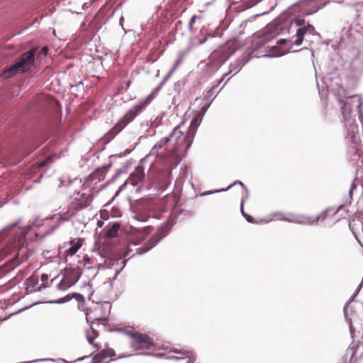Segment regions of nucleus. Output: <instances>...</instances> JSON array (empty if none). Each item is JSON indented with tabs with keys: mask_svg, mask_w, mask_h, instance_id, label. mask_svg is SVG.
I'll return each instance as SVG.
<instances>
[{
	"mask_svg": "<svg viewBox=\"0 0 363 363\" xmlns=\"http://www.w3.org/2000/svg\"><path fill=\"white\" fill-rule=\"evenodd\" d=\"M201 121L200 115H197L191 121L186 135L177 127L169 137L161 139L151 149L150 155L156 156L157 159L150 167L147 177L158 190L164 191L169 185L172 171L180 162V153L186 152L191 145Z\"/></svg>",
	"mask_w": 363,
	"mask_h": 363,
	"instance_id": "obj_1",
	"label": "nucleus"
},
{
	"mask_svg": "<svg viewBox=\"0 0 363 363\" xmlns=\"http://www.w3.org/2000/svg\"><path fill=\"white\" fill-rule=\"evenodd\" d=\"M160 87L155 88L152 92L143 101L135 105L130 109L123 118L113 127L108 133V137L114 138L120 133L128 123H130L147 105H149L155 99Z\"/></svg>",
	"mask_w": 363,
	"mask_h": 363,
	"instance_id": "obj_2",
	"label": "nucleus"
},
{
	"mask_svg": "<svg viewBox=\"0 0 363 363\" xmlns=\"http://www.w3.org/2000/svg\"><path fill=\"white\" fill-rule=\"evenodd\" d=\"M35 52V50L31 49L21 54L13 65L4 69V77L9 78L16 74L24 73L30 70L33 67Z\"/></svg>",
	"mask_w": 363,
	"mask_h": 363,
	"instance_id": "obj_3",
	"label": "nucleus"
},
{
	"mask_svg": "<svg viewBox=\"0 0 363 363\" xmlns=\"http://www.w3.org/2000/svg\"><path fill=\"white\" fill-rule=\"evenodd\" d=\"M126 335L129 337L130 347L133 351L153 350L155 348L154 339L148 333L139 330H126Z\"/></svg>",
	"mask_w": 363,
	"mask_h": 363,
	"instance_id": "obj_4",
	"label": "nucleus"
},
{
	"mask_svg": "<svg viewBox=\"0 0 363 363\" xmlns=\"http://www.w3.org/2000/svg\"><path fill=\"white\" fill-rule=\"evenodd\" d=\"M98 310L101 311V307H98L93 312L87 313L86 315V320L91 323L90 328L86 331V338L96 350H99L101 346V342L97 340L99 333L96 329L94 328V324L95 322L102 325L107 323V318L106 317L98 316L95 314Z\"/></svg>",
	"mask_w": 363,
	"mask_h": 363,
	"instance_id": "obj_5",
	"label": "nucleus"
},
{
	"mask_svg": "<svg viewBox=\"0 0 363 363\" xmlns=\"http://www.w3.org/2000/svg\"><path fill=\"white\" fill-rule=\"evenodd\" d=\"M143 162V161L140 162L134 171L129 175L124 185L130 184L135 186L140 184L144 181L145 174Z\"/></svg>",
	"mask_w": 363,
	"mask_h": 363,
	"instance_id": "obj_6",
	"label": "nucleus"
},
{
	"mask_svg": "<svg viewBox=\"0 0 363 363\" xmlns=\"http://www.w3.org/2000/svg\"><path fill=\"white\" fill-rule=\"evenodd\" d=\"M315 32V28L313 26L308 24L303 27L298 28L296 32V39L294 41V44L296 45H300L303 40L304 35L307 33L313 35Z\"/></svg>",
	"mask_w": 363,
	"mask_h": 363,
	"instance_id": "obj_7",
	"label": "nucleus"
},
{
	"mask_svg": "<svg viewBox=\"0 0 363 363\" xmlns=\"http://www.w3.org/2000/svg\"><path fill=\"white\" fill-rule=\"evenodd\" d=\"M26 294L40 291L41 286L39 285V276L35 273L26 279L25 281Z\"/></svg>",
	"mask_w": 363,
	"mask_h": 363,
	"instance_id": "obj_8",
	"label": "nucleus"
},
{
	"mask_svg": "<svg viewBox=\"0 0 363 363\" xmlns=\"http://www.w3.org/2000/svg\"><path fill=\"white\" fill-rule=\"evenodd\" d=\"M330 211H332L330 209H326L325 211H323L319 215H318L315 217L302 216L301 220H300V223L302 224L316 225V224H318L319 220H325Z\"/></svg>",
	"mask_w": 363,
	"mask_h": 363,
	"instance_id": "obj_9",
	"label": "nucleus"
},
{
	"mask_svg": "<svg viewBox=\"0 0 363 363\" xmlns=\"http://www.w3.org/2000/svg\"><path fill=\"white\" fill-rule=\"evenodd\" d=\"M115 355L116 352L112 348L104 349L92 358L91 363H107L106 359Z\"/></svg>",
	"mask_w": 363,
	"mask_h": 363,
	"instance_id": "obj_10",
	"label": "nucleus"
},
{
	"mask_svg": "<svg viewBox=\"0 0 363 363\" xmlns=\"http://www.w3.org/2000/svg\"><path fill=\"white\" fill-rule=\"evenodd\" d=\"M160 237L158 234L153 235L149 241L144 244L143 247H138L136 250L138 254L142 255L148 250H150L151 248H152L154 246L157 245V243L160 241Z\"/></svg>",
	"mask_w": 363,
	"mask_h": 363,
	"instance_id": "obj_11",
	"label": "nucleus"
},
{
	"mask_svg": "<svg viewBox=\"0 0 363 363\" xmlns=\"http://www.w3.org/2000/svg\"><path fill=\"white\" fill-rule=\"evenodd\" d=\"M75 199L78 201L79 205L85 208L90 205L93 201V196L91 194L80 193L78 192L75 197Z\"/></svg>",
	"mask_w": 363,
	"mask_h": 363,
	"instance_id": "obj_12",
	"label": "nucleus"
},
{
	"mask_svg": "<svg viewBox=\"0 0 363 363\" xmlns=\"http://www.w3.org/2000/svg\"><path fill=\"white\" fill-rule=\"evenodd\" d=\"M84 240L81 238L74 239L69 242L70 247L67 249L66 255L73 256L82 246Z\"/></svg>",
	"mask_w": 363,
	"mask_h": 363,
	"instance_id": "obj_13",
	"label": "nucleus"
},
{
	"mask_svg": "<svg viewBox=\"0 0 363 363\" xmlns=\"http://www.w3.org/2000/svg\"><path fill=\"white\" fill-rule=\"evenodd\" d=\"M174 353L181 354V357H169L168 359H188L187 363H194L195 361V357L193 355V353L189 351L186 350H179L174 349L173 350Z\"/></svg>",
	"mask_w": 363,
	"mask_h": 363,
	"instance_id": "obj_14",
	"label": "nucleus"
},
{
	"mask_svg": "<svg viewBox=\"0 0 363 363\" xmlns=\"http://www.w3.org/2000/svg\"><path fill=\"white\" fill-rule=\"evenodd\" d=\"M120 229V224L116 223L110 226L106 231L105 236L107 238H113L117 235L118 231Z\"/></svg>",
	"mask_w": 363,
	"mask_h": 363,
	"instance_id": "obj_15",
	"label": "nucleus"
},
{
	"mask_svg": "<svg viewBox=\"0 0 363 363\" xmlns=\"http://www.w3.org/2000/svg\"><path fill=\"white\" fill-rule=\"evenodd\" d=\"M73 284H74V281H68L67 279H63L57 284V288L60 290L65 291V290L67 289L68 288H69Z\"/></svg>",
	"mask_w": 363,
	"mask_h": 363,
	"instance_id": "obj_16",
	"label": "nucleus"
},
{
	"mask_svg": "<svg viewBox=\"0 0 363 363\" xmlns=\"http://www.w3.org/2000/svg\"><path fill=\"white\" fill-rule=\"evenodd\" d=\"M241 212H242V213L243 216L245 218V219H246L249 223H255L254 218H253L251 216H250V215H248V214H246V213L244 212V211H243V201H242V203H241Z\"/></svg>",
	"mask_w": 363,
	"mask_h": 363,
	"instance_id": "obj_17",
	"label": "nucleus"
},
{
	"mask_svg": "<svg viewBox=\"0 0 363 363\" xmlns=\"http://www.w3.org/2000/svg\"><path fill=\"white\" fill-rule=\"evenodd\" d=\"M48 275L47 274H43L41 276H40V279H41V281H42V284H40V286L43 288H45L48 285H47V281L48 280Z\"/></svg>",
	"mask_w": 363,
	"mask_h": 363,
	"instance_id": "obj_18",
	"label": "nucleus"
},
{
	"mask_svg": "<svg viewBox=\"0 0 363 363\" xmlns=\"http://www.w3.org/2000/svg\"><path fill=\"white\" fill-rule=\"evenodd\" d=\"M52 157L50 156V157H47L44 161L40 162L38 164V167H44L47 164H48L49 163L52 162Z\"/></svg>",
	"mask_w": 363,
	"mask_h": 363,
	"instance_id": "obj_19",
	"label": "nucleus"
},
{
	"mask_svg": "<svg viewBox=\"0 0 363 363\" xmlns=\"http://www.w3.org/2000/svg\"><path fill=\"white\" fill-rule=\"evenodd\" d=\"M357 174L359 175L362 179H363V160L362 165L357 169Z\"/></svg>",
	"mask_w": 363,
	"mask_h": 363,
	"instance_id": "obj_20",
	"label": "nucleus"
},
{
	"mask_svg": "<svg viewBox=\"0 0 363 363\" xmlns=\"http://www.w3.org/2000/svg\"><path fill=\"white\" fill-rule=\"evenodd\" d=\"M182 61V57H179L176 62H175V64L172 68V71L175 70L177 67L181 64Z\"/></svg>",
	"mask_w": 363,
	"mask_h": 363,
	"instance_id": "obj_21",
	"label": "nucleus"
},
{
	"mask_svg": "<svg viewBox=\"0 0 363 363\" xmlns=\"http://www.w3.org/2000/svg\"><path fill=\"white\" fill-rule=\"evenodd\" d=\"M48 52V47L44 46L43 48H41V50L40 51V54H42V55H47Z\"/></svg>",
	"mask_w": 363,
	"mask_h": 363,
	"instance_id": "obj_22",
	"label": "nucleus"
},
{
	"mask_svg": "<svg viewBox=\"0 0 363 363\" xmlns=\"http://www.w3.org/2000/svg\"><path fill=\"white\" fill-rule=\"evenodd\" d=\"M196 18V16H193L191 17V18L190 20V23H189V27L190 28H192L193 24L194 23Z\"/></svg>",
	"mask_w": 363,
	"mask_h": 363,
	"instance_id": "obj_23",
	"label": "nucleus"
},
{
	"mask_svg": "<svg viewBox=\"0 0 363 363\" xmlns=\"http://www.w3.org/2000/svg\"><path fill=\"white\" fill-rule=\"evenodd\" d=\"M233 184H240L242 186V190L245 188L244 184L241 182H235Z\"/></svg>",
	"mask_w": 363,
	"mask_h": 363,
	"instance_id": "obj_24",
	"label": "nucleus"
},
{
	"mask_svg": "<svg viewBox=\"0 0 363 363\" xmlns=\"http://www.w3.org/2000/svg\"><path fill=\"white\" fill-rule=\"evenodd\" d=\"M104 214H107V212H106V211H101V217L102 218H104V219H106V218H107V217L104 216Z\"/></svg>",
	"mask_w": 363,
	"mask_h": 363,
	"instance_id": "obj_25",
	"label": "nucleus"
},
{
	"mask_svg": "<svg viewBox=\"0 0 363 363\" xmlns=\"http://www.w3.org/2000/svg\"><path fill=\"white\" fill-rule=\"evenodd\" d=\"M285 42H286V40L281 39V40H279L278 43L280 45H282V44L285 43Z\"/></svg>",
	"mask_w": 363,
	"mask_h": 363,
	"instance_id": "obj_26",
	"label": "nucleus"
},
{
	"mask_svg": "<svg viewBox=\"0 0 363 363\" xmlns=\"http://www.w3.org/2000/svg\"><path fill=\"white\" fill-rule=\"evenodd\" d=\"M103 224H104L103 221H101V220L98 221L97 225L99 227H101L103 225Z\"/></svg>",
	"mask_w": 363,
	"mask_h": 363,
	"instance_id": "obj_27",
	"label": "nucleus"
},
{
	"mask_svg": "<svg viewBox=\"0 0 363 363\" xmlns=\"http://www.w3.org/2000/svg\"><path fill=\"white\" fill-rule=\"evenodd\" d=\"M84 260H86L87 262H90V259L86 256L84 257Z\"/></svg>",
	"mask_w": 363,
	"mask_h": 363,
	"instance_id": "obj_28",
	"label": "nucleus"
},
{
	"mask_svg": "<svg viewBox=\"0 0 363 363\" xmlns=\"http://www.w3.org/2000/svg\"><path fill=\"white\" fill-rule=\"evenodd\" d=\"M100 172H101V171H100V170H97L96 172H94V175H93L94 178L95 177V175H96V174L100 173Z\"/></svg>",
	"mask_w": 363,
	"mask_h": 363,
	"instance_id": "obj_29",
	"label": "nucleus"
},
{
	"mask_svg": "<svg viewBox=\"0 0 363 363\" xmlns=\"http://www.w3.org/2000/svg\"><path fill=\"white\" fill-rule=\"evenodd\" d=\"M206 39H207V38H206V37H205V38L203 39V40L201 41V43H203L204 42H206Z\"/></svg>",
	"mask_w": 363,
	"mask_h": 363,
	"instance_id": "obj_30",
	"label": "nucleus"
}]
</instances>
